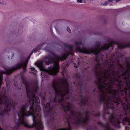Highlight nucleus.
Instances as JSON below:
<instances>
[{
    "label": "nucleus",
    "instance_id": "nucleus-1",
    "mask_svg": "<svg viewBox=\"0 0 130 130\" xmlns=\"http://www.w3.org/2000/svg\"><path fill=\"white\" fill-rule=\"evenodd\" d=\"M125 91L130 96V72H101V103H103L105 110L104 114H109L107 109H112L113 103L121 102L119 98V91L114 89L113 86Z\"/></svg>",
    "mask_w": 130,
    "mask_h": 130
},
{
    "label": "nucleus",
    "instance_id": "nucleus-2",
    "mask_svg": "<svg viewBox=\"0 0 130 130\" xmlns=\"http://www.w3.org/2000/svg\"><path fill=\"white\" fill-rule=\"evenodd\" d=\"M52 87L55 94L54 101L53 102L47 103L44 104L45 111L51 115L56 113L55 110L52 105L59 103L63 108L65 112L66 119L68 124V128H62L58 130H71L70 123L80 124L86 123L89 120L88 111L87 110H83L82 112L75 111L72 108L73 105L68 102L66 100L69 98L71 93L69 91L68 82L64 80L62 82L59 83L54 80L52 84Z\"/></svg>",
    "mask_w": 130,
    "mask_h": 130
},
{
    "label": "nucleus",
    "instance_id": "nucleus-3",
    "mask_svg": "<svg viewBox=\"0 0 130 130\" xmlns=\"http://www.w3.org/2000/svg\"><path fill=\"white\" fill-rule=\"evenodd\" d=\"M23 83L25 85L27 95L29 99L31 106L28 111L27 105L22 106L15 117L18 119L17 124L12 128V130H18L21 125L28 128L34 126L36 130H43V126L41 120L40 113V108L39 105V100L36 93L38 86L37 85L32 86L22 77Z\"/></svg>",
    "mask_w": 130,
    "mask_h": 130
},
{
    "label": "nucleus",
    "instance_id": "nucleus-4",
    "mask_svg": "<svg viewBox=\"0 0 130 130\" xmlns=\"http://www.w3.org/2000/svg\"><path fill=\"white\" fill-rule=\"evenodd\" d=\"M69 51L67 52L62 54L60 56H58L54 54H53V56L51 57L48 56L46 57L43 60L38 62L37 64L39 68L44 69V65H48L50 63H53V66L50 67L48 69L44 70L45 72L49 74L54 75L56 74L59 71V61L61 60L63 61L66 59L67 56L70 54L73 55L74 52V46L70 45L69 46Z\"/></svg>",
    "mask_w": 130,
    "mask_h": 130
},
{
    "label": "nucleus",
    "instance_id": "nucleus-5",
    "mask_svg": "<svg viewBox=\"0 0 130 130\" xmlns=\"http://www.w3.org/2000/svg\"><path fill=\"white\" fill-rule=\"evenodd\" d=\"M116 43V42L112 41L110 43L105 44L100 47L101 43L100 42H98L96 43L94 48H87L84 46H83L82 48L80 47L81 45L82 44L81 41H75L74 42V45L75 46L76 50L80 52L88 54L92 53L95 54L96 56L95 60L96 61H98L101 59L97 56L101 51L106 50L109 48L110 46H112L113 44ZM82 46H83V45Z\"/></svg>",
    "mask_w": 130,
    "mask_h": 130
},
{
    "label": "nucleus",
    "instance_id": "nucleus-6",
    "mask_svg": "<svg viewBox=\"0 0 130 130\" xmlns=\"http://www.w3.org/2000/svg\"><path fill=\"white\" fill-rule=\"evenodd\" d=\"M10 106H14L13 103L11 104L9 101L4 90L0 93V115H3L4 112L6 113L10 111Z\"/></svg>",
    "mask_w": 130,
    "mask_h": 130
},
{
    "label": "nucleus",
    "instance_id": "nucleus-7",
    "mask_svg": "<svg viewBox=\"0 0 130 130\" xmlns=\"http://www.w3.org/2000/svg\"><path fill=\"white\" fill-rule=\"evenodd\" d=\"M123 116L120 114V119H118L117 117L115 116L113 114H110V116L108 117L109 119L111 122L116 127L120 128V126L119 124L120 122V120L122 119Z\"/></svg>",
    "mask_w": 130,
    "mask_h": 130
},
{
    "label": "nucleus",
    "instance_id": "nucleus-8",
    "mask_svg": "<svg viewBox=\"0 0 130 130\" xmlns=\"http://www.w3.org/2000/svg\"><path fill=\"white\" fill-rule=\"evenodd\" d=\"M81 98V103L82 105H85L87 102L88 101L87 99L84 97L82 94H81L80 95Z\"/></svg>",
    "mask_w": 130,
    "mask_h": 130
},
{
    "label": "nucleus",
    "instance_id": "nucleus-9",
    "mask_svg": "<svg viewBox=\"0 0 130 130\" xmlns=\"http://www.w3.org/2000/svg\"><path fill=\"white\" fill-rule=\"evenodd\" d=\"M117 46H118V48L120 49L123 48L125 47L130 46V45H125L124 44H119L118 43H117Z\"/></svg>",
    "mask_w": 130,
    "mask_h": 130
},
{
    "label": "nucleus",
    "instance_id": "nucleus-10",
    "mask_svg": "<svg viewBox=\"0 0 130 130\" xmlns=\"http://www.w3.org/2000/svg\"><path fill=\"white\" fill-rule=\"evenodd\" d=\"M41 48L40 46H38L36 48H34L30 54L29 58H30V57L31 55L34 52L35 53L37 51H38L39 50H40Z\"/></svg>",
    "mask_w": 130,
    "mask_h": 130
},
{
    "label": "nucleus",
    "instance_id": "nucleus-11",
    "mask_svg": "<svg viewBox=\"0 0 130 130\" xmlns=\"http://www.w3.org/2000/svg\"><path fill=\"white\" fill-rule=\"evenodd\" d=\"M122 123L123 125H125L126 124L125 122H128L129 124L130 125V119L127 117H125L124 119H123L122 121Z\"/></svg>",
    "mask_w": 130,
    "mask_h": 130
},
{
    "label": "nucleus",
    "instance_id": "nucleus-12",
    "mask_svg": "<svg viewBox=\"0 0 130 130\" xmlns=\"http://www.w3.org/2000/svg\"><path fill=\"white\" fill-rule=\"evenodd\" d=\"M45 93H41L40 94V96L41 97V98L43 100H44L45 99Z\"/></svg>",
    "mask_w": 130,
    "mask_h": 130
},
{
    "label": "nucleus",
    "instance_id": "nucleus-13",
    "mask_svg": "<svg viewBox=\"0 0 130 130\" xmlns=\"http://www.w3.org/2000/svg\"><path fill=\"white\" fill-rule=\"evenodd\" d=\"M56 120V119L55 118H54L53 116H52L50 118V120L53 123L55 121V120Z\"/></svg>",
    "mask_w": 130,
    "mask_h": 130
},
{
    "label": "nucleus",
    "instance_id": "nucleus-14",
    "mask_svg": "<svg viewBox=\"0 0 130 130\" xmlns=\"http://www.w3.org/2000/svg\"><path fill=\"white\" fill-rule=\"evenodd\" d=\"M80 74L79 73H77L75 75V78H80Z\"/></svg>",
    "mask_w": 130,
    "mask_h": 130
},
{
    "label": "nucleus",
    "instance_id": "nucleus-15",
    "mask_svg": "<svg viewBox=\"0 0 130 130\" xmlns=\"http://www.w3.org/2000/svg\"><path fill=\"white\" fill-rule=\"evenodd\" d=\"M67 30L68 32H69V33L71 32V30L70 29V28L69 27H68L67 28Z\"/></svg>",
    "mask_w": 130,
    "mask_h": 130
},
{
    "label": "nucleus",
    "instance_id": "nucleus-16",
    "mask_svg": "<svg viewBox=\"0 0 130 130\" xmlns=\"http://www.w3.org/2000/svg\"><path fill=\"white\" fill-rule=\"evenodd\" d=\"M100 116V113H99L98 114H95L94 115V116L95 117H99Z\"/></svg>",
    "mask_w": 130,
    "mask_h": 130
},
{
    "label": "nucleus",
    "instance_id": "nucleus-17",
    "mask_svg": "<svg viewBox=\"0 0 130 130\" xmlns=\"http://www.w3.org/2000/svg\"><path fill=\"white\" fill-rule=\"evenodd\" d=\"M108 1L105 2V3L103 4V5L104 6H105L107 5L108 4Z\"/></svg>",
    "mask_w": 130,
    "mask_h": 130
},
{
    "label": "nucleus",
    "instance_id": "nucleus-18",
    "mask_svg": "<svg viewBox=\"0 0 130 130\" xmlns=\"http://www.w3.org/2000/svg\"><path fill=\"white\" fill-rule=\"evenodd\" d=\"M77 1L78 3H82V0H77Z\"/></svg>",
    "mask_w": 130,
    "mask_h": 130
},
{
    "label": "nucleus",
    "instance_id": "nucleus-19",
    "mask_svg": "<svg viewBox=\"0 0 130 130\" xmlns=\"http://www.w3.org/2000/svg\"><path fill=\"white\" fill-rule=\"evenodd\" d=\"M31 69H32L34 71H35V68L34 67H31Z\"/></svg>",
    "mask_w": 130,
    "mask_h": 130
},
{
    "label": "nucleus",
    "instance_id": "nucleus-20",
    "mask_svg": "<svg viewBox=\"0 0 130 130\" xmlns=\"http://www.w3.org/2000/svg\"><path fill=\"white\" fill-rule=\"evenodd\" d=\"M121 0H116V2H118L120 1H121Z\"/></svg>",
    "mask_w": 130,
    "mask_h": 130
},
{
    "label": "nucleus",
    "instance_id": "nucleus-21",
    "mask_svg": "<svg viewBox=\"0 0 130 130\" xmlns=\"http://www.w3.org/2000/svg\"><path fill=\"white\" fill-rule=\"evenodd\" d=\"M0 130H5L4 129L1 128V127H0Z\"/></svg>",
    "mask_w": 130,
    "mask_h": 130
},
{
    "label": "nucleus",
    "instance_id": "nucleus-22",
    "mask_svg": "<svg viewBox=\"0 0 130 130\" xmlns=\"http://www.w3.org/2000/svg\"><path fill=\"white\" fill-rule=\"evenodd\" d=\"M82 85L81 84V85H80L81 88L82 87Z\"/></svg>",
    "mask_w": 130,
    "mask_h": 130
},
{
    "label": "nucleus",
    "instance_id": "nucleus-23",
    "mask_svg": "<svg viewBox=\"0 0 130 130\" xmlns=\"http://www.w3.org/2000/svg\"><path fill=\"white\" fill-rule=\"evenodd\" d=\"M74 84H75V82H74Z\"/></svg>",
    "mask_w": 130,
    "mask_h": 130
},
{
    "label": "nucleus",
    "instance_id": "nucleus-24",
    "mask_svg": "<svg viewBox=\"0 0 130 130\" xmlns=\"http://www.w3.org/2000/svg\"><path fill=\"white\" fill-rule=\"evenodd\" d=\"M8 115H9V114L8 113Z\"/></svg>",
    "mask_w": 130,
    "mask_h": 130
}]
</instances>
